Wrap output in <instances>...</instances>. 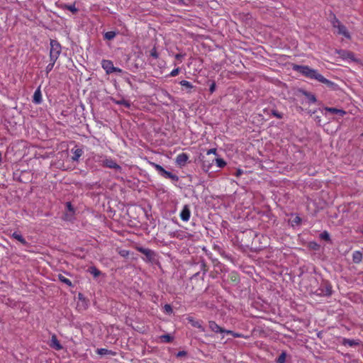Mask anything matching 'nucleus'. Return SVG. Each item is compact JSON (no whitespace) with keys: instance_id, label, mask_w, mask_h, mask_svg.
<instances>
[{"instance_id":"1","label":"nucleus","mask_w":363,"mask_h":363,"mask_svg":"<svg viewBox=\"0 0 363 363\" xmlns=\"http://www.w3.org/2000/svg\"><path fill=\"white\" fill-rule=\"evenodd\" d=\"M292 68L294 71L298 72L308 79H315L328 86H331L333 84V82L325 78L316 69H312L308 66L294 65Z\"/></svg>"},{"instance_id":"2","label":"nucleus","mask_w":363,"mask_h":363,"mask_svg":"<svg viewBox=\"0 0 363 363\" xmlns=\"http://www.w3.org/2000/svg\"><path fill=\"white\" fill-rule=\"evenodd\" d=\"M257 233L252 228H245L244 230H240L236 234V238L242 245L256 249L258 240H257Z\"/></svg>"},{"instance_id":"3","label":"nucleus","mask_w":363,"mask_h":363,"mask_svg":"<svg viewBox=\"0 0 363 363\" xmlns=\"http://www.w3.org/2000/svg\"><path fill=\"white\" fill-rule=\"evenodd\" d=\"M50 61L56 62L62 52L61 45L57 40L52 39L50 40Z\"/></svg>"},{"instance_id":"4","label":"nucleus","mask_w":363,"mask_h":363,"mask_svg":"<svg viewBox=\"0 0 363 363\" xmlns=\"http://www.w3.org/2000/svg\"><path fill=\"white\" fill-rule=\"evenodd\" d=\"M331 23L333 28L337 29V34L343 35L347 39L350 40L351 35L347 28L339 21V19L333 14Z\"/></svg>"},{"instance_id":"5","label":"nucleus","mask_w":363,"mask_h":363,"mask_svg":"<svg viewBox=\"0 0 363 363\" xmlns=\"http://www.w3.org/2000/svg\"><path fill=\"white\" fill-rule=\"evenodd\" d=\"M152 167H153L159 174L166 179H170L172 181L177 182L179 180V177L177 175L172 174L170 172L165 170L161 165L155 163L150 162Z\"/></svg>"},{"instance_id":"6","label":"nucleus","mask_w":363,"mask_h":363,"mask_svg":"<svg viewBox=\"0 0 363 363\" xmlns=\"http://www.w3.org/2000/svg\"><path fill=\"white\" fill-rule=\"evenodd\" d=\"M332 286L328 281L323 280L320 287L316 290L315 294L318 296H330L332 294Z\"/></svg>"},{"instance_id":"7","label":"nucleus","mask_w":363,"mask_h":363,"mask_svg":"<svg viewBox=\"0 0 363 363\" xmlns=\"http://www.w3.org/2000/svg\"><path fill=\"white\" fill-rule=\"evenodd\" d=\"M135 249L145 255L143 259L145 262H152L155 259L156 255L153 250L140 246H136Z\"/></svg>"},{"instance_id":"8","label":"nucleus","mask_w":363,"mask_h":363,"mask_svg":"<svg viewBox=\"0 0 363 363\" xmlns=\"http://www.w3.org/2000/svg\"><path fill=\"white\" fill-rule=\"evenodd\" d=\"M101 164L104 167L113 169L119 172L122 169L121 167L111 157H105V158L101 161Z\"/></svg>"},{"instance_id":"9","label":"nucleus","mask_w":363,"mask_h":363,"mask_svg":"<svg viewBox=\"0 0 363 363\" xmlns=\"http://www.w3.org/2000/svg\"><path fill=\"white\" fill-rule=\"evenodd\" d=\"M209 328L215 332V333H233L232 330H225L221 327H220L215 321L211 320L208 323Z\"/></svg>"},{"instance_id":"10","label":"nucleus","mask_w":363,"mask_h":363,"mask_svg":"<svg viewBox=\"0 0 363 363\" xmlns=\"http://www.w3.org/2000/svg\"><path fill=\"white\" fill-rule=\"evenodd\" d=\"M101 66L106 71V74H111L114 72V65L112 61L108 60H103L101 62Z\"/></svg>"},{"instance_id":"11","label":"nucleus","mask_w":363,"mask_h":363,"mask_svg":"<svg viewBox=\"0 0 363 363\" xmlns=\"http://www.w3.org/2000/svg\"><path fill=\"white\" fill-rule=\"evenodd\" d=\"M301 221L302 219L301 218V217L296 213H291L289 216L288 222L291 227L301 225Z\"/></svg>"},{"instance_id":"12","label":"nucleus","mask_w":363,"mask_h":363,"mask_svg":"<svg viewBox=\"0 0 363 363\" xmlns=\"http://www.w3.org/2000/svg\"><path fill=\"white\" fill-rule=\"evenodd\" d=\"M189 156L186 153L179 154L176 157V163L180 167H184L187 163Z\"/></svg>"},{"instance_id":"13","label":"nucleus","mask_w":363,"mask_h":363,"mask_svg":"<svg viewBox=\"0 0 363 363\" xmlns=\"http://www.w3.org/2000/svg\"><path fill=\"white\" fill-rule=\"evenodd\" d=\"M71 152L72 153V160L73 162H78L84 154V150L82 148H72Z\"/></svg>"},{"instance_id":"14","label":"nucleus","mask_w":363,"mask_h":363,"mask_svg":"<svg viewBox=\"0 0 363 363\" xmlns=\"http://www.w3.org/2000/svg\"><path fill=\"white\" fill-rule=\"evenodd\" d=\"M214 159L209 160L203 157L201 159V165L203 170L205 171L206 172H208V170L211 168Z\"/></svg>"},{"instance_id":"15","label":"nucleus","mask_w":363,"mask_h":363,"mask_svg":"<svg viewBox=\"0 0 363 363\" xmlns=\"http://www.w3.org/2000/svg\"><path fill=\"white\" fill-rule=\"evenodd\" d=\"M190 216V209L187 205H185L180 213V218L182 220L187 221L189 220Z\"/></svg>"},{"instance_id":"16","label":"nucleus","mask_w":363,"mask_h":363,"mask_svg":"<svg viewBox=\"0 0 363 363\" xmlns=\"http://www.w3.org/2000/svg\"><path fill=\"white\" fill-rule=\"evenodd\" d=\"M266 240H267L266 237H264L262 234L257 233V240H258V242H257L258 247L255 250H261L262 248L266 247V242H264Z\"/></svg>"},{"instance_id":"17","label":"nucleus","mask_w":363,"mask_h":363,"mask_svg":"<svg viewBox=\"0 0 363 363\" xmlns=\"http://www.w3.org/2000/svg\"><path fill=\"white\" fill-rule=\"evenodd\" d=\"M42 94L40 91V87H38L34 92L33 96V102L35 104H40L42 103Z\"/></svg>"},{"instance_id":"18","label":"nucleus","mask_w":363,"mask_h":363,"mask_svg":"<svg viewBox=\"0 0 363 363\" xmlns=\"http://www.w3.org/2000/svg\"><path fill=\"white\" fill-rule=\"evenodd\" d=\"M50 346L57 350H60L62 349V346L58 341L57 336L55 335H53L51 338V343L50 344Z\"/></svg>"},{"instance_id":"19","label":"nucleus","mask_w":363,"mask_h":363,"mask_svg":"<svg viewBox=\"0 0 363 363\" xmlns=\"http://www.w3.org/2000/svg\"><path fill=\"white\" fill-rule=\"evenodd\" d=\"M187 320H188L189 323H191V325L193 327L199 328L203 332L205 330L204 328L201 325V323L200 321L196 320L193 317H191V316L188 317Z\"/></svg>"},{"instance_id":"20","label":"nucleus","mask_w":363,"mask_h":363,"mask_svg":"<svg viewBox=\"0 0 363 363\" xmlns=\"http://www.w3.org/2000/svg\"><path fill=\"white\" fill-rule=\"evenodd\" d=\"M169 234L173 237H175L179 240H182L188 236V233L182 230H176L174 232H169Z\"/></svg>"},{"instance_id":"21","label":"nucleus","mask_w":363,"mask_h":363,"mask_svg":"<svg viewBox=\"0 0 363 363\" xmlns=\"http://www.w3.org/2000/svg\"><path fill=\"white\" fill-rule=\"evenodd\" d=\"M325 111L332 113L339 114L343 116L346 114V112L342 109H338L337 108L326 107Z\"/></svg>"},{"instance_id":"22","label":"nucleus","mask_w":363,"mask_h":363,"mask_svg":"<svg viewBox=\"0 0 363 363\" xmlns=\"http://www.w3.org/2000/svg\"><path fill=\"white\" fill-rule=\"evenodd\" d=\"M362 260V253L360 251H354L352 254V261L355 264H359Z\"/></svg>"},{"instance_id":"23","label":"nucleus","mask_w":363,"mask_h":363,"mask_svg":"<svg viewBox=\"0 0 363 363\" xmlns=\"http://www.w3.org/2000/svg\"><path fill=\"white\" fill-rule=\"evenodd\" d=\"M342 345H349L350 347H354L359 345V341L357 340H350L344 338L342 340Z\"/></svg>"},{"instance_id":"24","label":"nucleus","mask_w":363,"mask_h":363,"mask_svg":"<svg viewBox=\"0 0 363 363\" xmlns=\"http://www.w3.org/2000/svg\"><path fill=\"white\" fill-rule=\"evenodd\" d=\"M61 8L63 9H67L73 13H77L78 12V9L75 6V2L71 5L63 4L61 6Z\"/></svg>"},{"instance_id":"25","label":"nucleus","mask_w":363,"mask_h":363,"mask_svg":"<svg viewBox=\"0 0 363 363\" xmlns=\"http://www.w3.org/2000/svg\"><path fill=\"white\" fill-rule=\"evenodd\" d=\"M12 237L15 239H16L17 240H18L21 243H22L23 245H27L28 242H26V240L23 238V237L22 236V235L18 233V232H14L13 234H12Z\"/></svg>"},{"instance_id":"26","label":"nucleus","mask_w":363,"mask_h":363,"mask_svg":"<svg viewBox=\"0 0 363 363\" xmlns=\"http://www.w3.org/2000/svg\"><path fill=\"white\" fill-rule=\"evenodd\" d=\"M87 272L94 276V277H98L101 275V272L95 266H91L88 268Z\"/></svg>"},{"instance_id":"27","label":"nucleus","mask_w":363,"mask_h":363,"mask_svg":"<svg viewBox=\"0 0 363 363\" xmlns=\"http://www.w3.org/2000/svg\"><path fill=\"white\" fill-rule=\"evenodd\" d=\"M181 86L185 87L186 89H188V92L191 93V89L194 87L192 84L186 80H182L179 82Z\"/></svg>"},{"instance_id":"28","label":"nucleus","mask_w":363,"mask_h":363,"mask_svg":"<svg viewBox=\"0 0 363 363\" xmlns=\"http://www.w3.org/2000/svg\"><path fill=\"white\" fill-rule=\"evenodd\" d=\"M303 94L306 96L308 99L309 103H315L316 102V97L314 94L308 92V91H303Z\"/></svg>"},{"instance_id":"29","label":"nucleus","mask_w":363,"mask_h":363,"mask_svg":"<svg viewBox=\"0 0 363 363\" xmlns=\"http://www.w3.org/2000/svg\"><path fill=\"white\" fill-rule=\"evenodd\" d=\"M116 252L123 257L128 258L130 255V252L126 250H122L119 247L116 248Z\"/></svg>"},{"instance_id":"30","label":"nucleus","mask_w":363,"mask_h":363,"mask_svg":"<svg viewBox=\"0 0 363 363\" xmlns=\"http://www.w3.org/2000/svg\"><path fill=\"white\" fill-rule=\"evenodd\" d=\"M58 279L69 286H72V281L61 274H58Z\"/></svg>"},{"instance_id":"31","label":"nucleus","mask_w":363,"mask_h":363,"mask_svg":"<svg viewBox=\"0 0 363 363\" xmlns=\"http://www.w3.org/2000/svg\"><path fill=\"white\" fill-rule=\"evenodd\" d=\"M286 352H282L281 354L278 357V358L276 359L277 363H286Z\"/></svg>"},{"instance_id":"32","label":"nucleus","mask_w":363,"mask_h":363,"mask_svg":"<svg viewBox=\"0 0 363 363\" xmlns=\"http://www.w3.org/2000/svg\"><path fill=\"white\" fill-rule=\"evenodd\" d=\"M214 161L216 163L217 167L220 168H223L226 165L225 161L222 158H216Z\"/></svg>"},{"instance_id":"33","label":"nucleus","mask_w":363,"mask_h":363,"mask_svg":"<svg viewBox=\"0 0 363 363\" xmlns=\"http://www.w3.org/2000/svg\"><path fill=\"white\" fill-rule=\"evenodd\" d=\"M319 238L321 239V240H324L325 241H328V242H330V234L327 232V231H323V233H321L320 235H319Z\"/></svg>"},{"instance_id":"34","label":"nucleus","mask_w":363,"mask_h":363,"mask_svg":"<svg viewBox=\"0 0 363 363\" xmlns=\"http://www.w3.org/2000/svg\"><path fill=\"white\" fill-rule=\"evenodd\" d=\"M116 35L114 31H108L104 34V38L108 40H113Z\"/></svg>"},{"instance_id":"35","label":"nucleus","mask_w":363,"mask_h":363,"mask_svg":"<svg viewBox=\"0 0 363 363\" xmlns=\"http://www.w3.org/2000/svg\"><path fill=\"white\" fill-rule=\"evenodd\" d=\"M342 52V56L345 58L353 59L354 54L350 51L341 50L339 53Z\"/></svg>"},{"instance_id":"36","label":"nucleus","mask_w":363,"mask_h":363,"mask_svg":"<svg viewBox=\"0 0 363 363\" xmlns=\"http://www.w3.org/2000/svg\"><path fill=\"white\" fill-rule=\"evenodd\" d=\"M97 354H101V355H104V354H115V352H112L111 350L105 349V348H101V349L97 350Z\"/></svg>"},{"instance_id":"37","label":"nucleus","mask_w":363,"mask_h":363,"mask_svg":"<svg viewBox=\"0 0 363 363\" xmlns=\"http://www.w3.org/2000/svg\"><path fill=\"white\" fill-rule=\"evenodd\" d=\"M162 342H171L173 340V337L171 336L169 334H165L160 337Z\"/></svg>"},{"instance_id":"38","label":"nucleus","mask_w":363,"mask_h":363,"mask_svg":"<svg viewBox=\"0 0 363 363\" xmlns=\"http://www.w3.org/2000/svg\"><path fill=\"white\" fill-rule=\"evenodd\" d=\"M198 264H199L201 270L203 271V274H205L208 271V267L205 262L202 259L198 262Z\"/></svg>"},{"instance_id":"39","label":"nucleus","mask_w":363,"mask_h":363,"mask_svg":"<svg viewBox=\"0 0 363 363\" xmlns=\"http://www.w3.org/2000/svg\"><path fill=\"white\" fill-rule=\"evenodd\" d=\"M66 208L67 213H69L70 216H72L74 213V209L70 202L66 203Z\"/></svg>"},{"instance_id":"40","label":"nucleus","mask_w":363,"mask_h":363,"mask_svg":"<svg viewBox=\"0 0 363 363\" xmlns=\"http://www.w3.org/2000/svg\"><path fill=\"white\" fill-rule=\"evenodd\" d=\"M150 55L152 57L155 59H157L159 57V54L157 51V49L155 47H154L150 52Z\"/></svg>"},{"instance_id":"41","label":"nucleus","mask_w":363,"mask_h":363,"mask_svg":"<svg viewBox=\"0 0 363 363\" xmlns=\"http://www.w3.org/2000/svg\"><path fill=\"white\" fill-rule=\"evenodd\" d=\"M55 62L53 61H50V62L47 65L45 68L46 73L48 74L53 69Z\"/></svg>"},{"instance_id":"42","label":"nucleus","mask_w":363,"mask_h":363,"mask_svg":"<svg viewBox=\"0 0 363 363\" xmlns=\"http://www.w3.org/2000/svg\"><path fill=\"white\" fill-rule=\"evenodd\" d=\"M309 246L311 249L314 250H318L320 249V245L315 242H311Z\"/></svg>"},{"instance_id":"43","label":"nucleus","mask_w":363,"mask_h":363,"mask_svg":"<svg viewBox=\"0 0 363 363\" xmlns=\"http://www.w3.org/2000/svg\"><path fill=\"white\" fill-rule=\"evenodd\" d=\"M272 114L274 117H276V118H279V119H281V118H283V114H282L281 113H279V111H277V110H272Z\"/></svg>"},{"instance_id":"44","label":"nucleus","mask_w":363,"mask_h":363,"mask_svg":"<svg viewBox=\"0 0 363 363\" xmlns=\"http://www.w3.org/2000/svg\"><path fill=\"white\" fill-rule=\"evenodd\" d=\"M180 69L179 67L174 69L169 74L170 77H176L179 74Z\"/></svg>"},{"instance_id":"45","label":"nucleus","mask_w":363,"mask_h":363,"mask_svg":"<svg viewBox=\"0 0 363 363\" xmlns=\"http://www.w3.org/2000/svg\"><path fill=\"white\" fill-rule=\"evenodd\" d=\"M118 104L123 105L124 106L129 108L130 106V103L128 101L125 100H121L119 101H117Z\"/></svg>"},{"instance_id":"46","label":"nucleus","mask_w":363,"mask_h":363,"mask_svg":"<svg viewBox=\"0 0 363 363\" xmlns=\"http://www.w3.org/2000/svg\"><path fill=\"white\" fill-rule=\"evenodd\" d=\"M216 87V83H215V82H213L209 87V91L211 94H213L215 91Z\"/></svg>"},{"instance_id":"47","label":"nucleus","mask_w":363,"mask_h":363,"mask_svg":"<svg viewBox=\"0 0 363 363\" xmlns=\"http://www.w3.org/2000/svg\"><path fill=\"white\" fill-rule=\"evenodd\" d=\"M206 154L208 155H211V154L216 155L217 154V150L216 148L210 149V150H208L207 151Z\"/></svg>"},{"instance_id":"48","label":"nucleus","mask_w":363,"mask_h":363,"mask_svg":"<svg viewBox=\"0 0 363 363\" xmlns=\"http://www.w3.org/2000/svg\"><path fill=\"white\" fill-rule=\"evenodd\" d=\"M187 354V352L186 351H179L177 354V357H184V356H186Z\"/></svg>"},{"instance_id":"49","label":"nucleus","mask_w":363,"mask_h":363,"mask_svg":"<svg viewBox=\"0 0 363 363\" xmlns=\"http://www.w3.org/2000/svg\"><path fill=\"white\" fill-rule=\"evenodd\" d=\"M164 309H165V311H166L167 313H171V312H172V308L171 306H170V305H169V304H166V305L164 306Z\"/></svg>"},{"instance_id":"50","label":"nucleus","mask_w":363,"mask_h":363,"mask_svg":"<svg viewBox=\"0 0 363 363\" xmlns=\"http://www.w3.org/2000/svg\"><path fill=\"white\" fill-rule=\"evenodd\" d=\"M183 57V55L182 54H177L175 55V58L178 60H180L182 59V57Z\"/></svg>"},{"instance_id":"51","label":"nucleus","mask_w":363,"mask_h":363,"mask_svg":"<svg viewBox=\"0 0 363 363\" xmlns=\"http://www.w3.org/2000/svg\"><path fill=\"white\" fill-rule=\"evenodd\" d=\"M242 172H242V170H241V169H238V170H237V172H236V176H237V177L240 176V175L242 174Z\"/></svg>"},{"instance_id":"52","label":"nucleus","mask_w":363,"mask_h":363,"mask_svg":"<svg viewBox=\"0 0 363 363\" xmlns=\"http://www.w3.org/2000/svg\"><path fill=\"white\" fill-rule=\"evenodd\" d=\"M114 72H122V69L118 68V67H114Z\"/></svg>"},{"instance_id":"53","label":"nucleus","mask_w":363,"mask_h":363,"mask_svg":"<svg viewBox=\"0 0 363 363\" xmlns=\"http://www.w3.org/2000/svg\"><path fill=\"white\" fill-rule=\"evenodd\" d=\"M230 334H231L233 337H240V335L237 334V333H234L233 332V333H230Z\"/></svg>"},{"instance_id":"54","label":"nucleus","mask_w":363,"mask_h":363,"mask_svg":"<svg viewBox=\"0 0 363 363\" xmlns=\"http://www.w3.org/2000/svg\"><path fill=\"white\" fill-rule=\"evenodd\" d=\"M199 272H196V273L194 274V276H198V275H199Z\"/></svg>"},{"instance_id":"55","label":"nucleus","mask_w":363,"mask_h":363,"mask_svg":"<svg viewBox=\"0 0 363 363\" xmlns=\"http://www.w3.org/2000/svg\"><path fill=\"white\" fill-rule=\"evenodd\" d=\"M361 136H362V137H363V133L361 134Z\"/></svg>"},{"instance_id":"56","label":"nucleus","mask_w":363,"mask_h":363,"mask_svg":"<svg viewBox=\"0 0 363 363\" xmlns=\"http://www.w3.org/2000/svg\"><path fill=\"white\" fill-rule=\"evenodd\" d=\"M362 233H363V230H362Z\"/></svg>"}]
</instances>
